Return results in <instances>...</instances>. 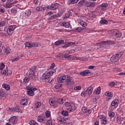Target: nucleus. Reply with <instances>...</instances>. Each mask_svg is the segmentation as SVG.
Listing matches in <instances>:
<instances>
[{"label": "nucleus", "mask_w": 125, "mask_h": 125, "mask_svg": "<svg viewBox=\"0 0 125 125\" xmlns=\"http://www.w3.org/2000/svg\"><path fill=\"white\" fill-rule=\"evenodd\" d=\"M66 79L67 76L65 75H63L58 78V82L59 83H65Z\"/></svg>", "instance_id": "9d476101"}, {"label": "nucleus", "mask_w": 125, "mask_h": 125, "mask_svg": "<svg viewBox=\"0 0 125 125\" xmlns=\"http://www.w3.org/2000/svg\"><path fill=\"white\" fill-rule=\"evenodd\" d=\"M21 104L23 105H27V104H28V100L26 99H23L21 100Z\"/></svg>", "instance_id": "5701e85b"}, {"label": "nucleus", "mask_w": 125, "mask_h": 125, "mask_svg": "<svg viewBox=\"0 0 125 125\" xmlns=\"http://www.w3.org/2000/svg\"><path fill=\"white\" fill-rule=\"evenodd\" d=\"M57 102L59 104H63V103H64V99H63V98L58 99L57 100Z\"/></svg>", "instance_id": "2f4dec72"}, {"label": "nucleus", "mask_w": 125, "mask_h": 125, "mask_svg": "<svg viewBox=\"0 0 125 125\" xmlns=\"http://www.w3.org/2000/svg\"><path fill=\"white\" fill-rule=\"evenodd\" d=\"M59 57L61 59H62L63 60H67L68 59H70V55L68 54H65L63 55L61 54L59 56Z\"/></svg>", "instance_id": "9b49d317"}, {"label": "nucleus", "mask_w": 125, "mask_h": 125, "mask_svg": "<svg viewBox=\"0 0 125 125\" xmlns=\"http://www.w3.org/2000/svg\"><path fill=\"white\" fill-rule=\"evenodd\" d=\"M5 21H0V27L4 26V25H5Z\"/></svg>", "instance_id": "8fccbe9b"}, {"label": "nucleus", "mask_w": 125, "mask_h": 125, "mask_svg": "<svg viewBox=\"0 0 125 125\" xmlns=\"http://www.w3.org/2000/svg\"><path fill=\"white\" fill-rule=\"evenodd\" d=\"M7 111H15V107H7Z\"/></svg>", "instance_id": "13d9d810"}, {"label": "nucleus", "mask_w": 125, "mask_h": 125, "mask_svg": "<svg viewBox=\"0 0 125 125\" xmlns=\"http://www.w3.org/2000/svg\"><path fill=\"white\" fill-rule=\"evenodd\" d=\"M79 60H80V61H87L88 59L83 57H79Z\"/></svg>", "instance_id": "de8ad7c7"}, {"label": "nucleus", "mask_w": 125, "mask_h": 125, "mask_svg": "<svg viewBox=\"0 0 125 125\" xmlns=\"http://www.w3.org/2000/svg\"><path fill=\"white\" fill-rule=\"evenodd\" d=\"M11 73H12V72H11V73H8V72H7L6 70H3L2 71H1V75H10V74H11Z\"/></svg>", "instance_id": "7c9ffc66"}, {"label": "nucleus", "mask_w": 125, "mask_h": 125, "mask_svg": "<svg viewBox=\"0 0 125 125\" xmlns=\"http://www.w3.org/2000/svg\"><path fill=\"white\" fill-rule=\"evenodd\" d=\"M14 4V2L11 3H8L4 5V7H6V8H11L12 7V6Z\"/></svg>", "instance_id": "cd10ccee"}, {"label": "nucleus", "mask_w": 125, "mask_h": 125, "mask_svg": "<svg viewBox=\"0 0 125 125\" xmlns=\"http://www.w3.org/2000/svg\"><path fill=\"white\" fill-rule=\"evenodd\" d=\"M70 1L72 4H74L77 3L79 1V0H70Z\"/></svg>", "instance_id": "6e6d98bb"}, {"label": "nucleus", "mask_w": 125, "mask_h": 125, "mask_svg": "<svg viewBox=\"0 0 125 125\" xmlns=\"http://www.w3.org/2000/svg\"><path fill=\"white\" fill-rule=\"evenodd\" d=\"M97 89V91L96 92V94H100L101 91V87L99 86Z\"/></svg>", "instance_id": "603ef678"}, {"label": "nucleus", "mask_w": 125, "mask_h": 125, "mask_svg": "<svg viewBox=\"0 0 125 125\" xmlns=\"http://www.w3.org/2000/svg\"><path fill=\"white\" fill-rule=\"evenodd\" d=\"M5 66L4 65V63H2L0 65V70H2Z\"/></svg>", "instance_id": "0e129e2a"}, {"label": "nucleus", "mask_w": 125, "mask_h": 125, "mask_svg": "<svg viewBox=\"0 0 125 125\" xmlns=\"http://www.w3.org/2000/svg\"><path fill=\"white\" fill-rule=\"evenodd\" d=\"M19 59H20V57H17V58L13 59L12 61V62H16L17 61H18V60H19Z\"/></svg>", "instance_id": "bf43d9fd"}, {"label": "nucleus", "mask_w": 125, "mask_h": 125, "mask_svg": "<svg viewBox=\"0 0 125 125\" xmlns=\"http://www.w3.org/2000/svg\"><path fill=\"white\" fill-rule=\"evenodd\" d=\"M111 33L113 34V36H115L117 38H121V37H122V32L118 31L117 29L112 30Z\"/></svg>", "instance_id": "39448f33"}, {"label": "nucleus", "mask_w": 125, "mask_h": 125, "mask_svg": "<svg viewBox=\"0 0 125 125\" xmlns=\"http://www.w3.org/2000/svg\"><path fill=\"white\" fill-rule=\"evenodd\" d=\"M16 28L15 25H11L9 27L8 29L7 30V33L8 35H11L13 33V31Z\"/></svg>", "instance_id": "1a4fd4ad"}, {"label": "nucleus", "mask_w": 125, "mask_h": 125, "mask_svg": "<svg viewBox=\"0 0 125 125\" xmlns=\"http://www.w3.org/2000/svg\"><path fill=\"white\" fill-rule=\"evenodd\" d=\"M71 16V12H68L66 14H65V15H63L62 16V19H68L69 17Z\"/></svg>", "instance_id": "a878e982"}, {"label": "nucleus", "mask_w": 125, "mask_h": 125, "mask_svg": "<svg viewBox=\"0 0 125 125\" xmlns=\"http://www.w3.org/2000/svg\"><path fill=\"white\" fill-rule=\"evenodd\" d=\"M80 75H81V76H89L90 75V71L89 70H85L81 72Z\"/></svg>", "instance_id": "4468645a"}, {"label": "nucleus", "mask_w": 125, "mask_h": 125, "mask_svg": "<svg viewBox=\"0 0 125 125\" xmlns=\"http://www.w3.org/2000/svg\"><path fill=\"white\" fill-rule=\"evenodd\" d=\"M116 83L115 82H110L109 84V86L111 87H114V86L115 85Z\"/></svg>", "instance_id": "4d7b16f0"}, {"label": "nucleus", "mask_w": 125, "mask_h": 125, "mask_svg": "<svg viewBox=\"0 0 125 125\" xmlns=\"http://www.w3.org/2000/svg\"><path fill=\"white\" fill-rule=\"evenodd\" d=\"M32 47H37V46H40V44L37 43H33L32 44Z\"/></svg>", "instance_id": "052dcab7"}, {"label": "nucleus", "mask_w": 125, "mask_h": 125, "mask_svg": "<svg viewBox=\"0 0 125 125\" xmlns=\"http://www.w3.org/2000/svg\"><path fill=\"white\" fill-rule=\"evenodd\" d=\"M36 11H42V6H37L36 8Z\"/></svg>", "instance_id": "680f3d73"}, {"label": "nucleus", "mask_w": 125, "mask_h": 125, "mask_svg": "<svg viewBox=\"0 0 125 125\" xmlns=\"http://www.w3.org/2000/svg\"><path fill=\"white\" fill-rule=\"evenodd\" d=\"M5 52L6 53H9V52H10V48L7 47L5 48Z\"/></svg>", "instance_id": "69168bd1"}, {"label": "nucleus", "mask_w": 125, "mask_h": 125, "mask_svg": "<svg viewBox=\"0 0 125 125\" xmlns=\"http://www.w3.org/2000/svg\"><path fill=\"white\" fill-rule=\"evenodd\" d=\"M66 85H69V86H72L73 85V83H74V81L73 80V78L72 77L69 76L67 77L66 80Z\"/></svg>", "instance_id": "6e6552de"}, {"label": "nucleus", "mask_w": 125, "mask_h": 125, "mask_svg": "<svg viewBox=\"0 0 125 125\" xmlns=\"http://www.w3.org/2000/svg\"><path fill=\"white\" fill-rule=\"evenodd\" d=\"M55 73V70L53 69L48 72H45L42 74V80L45 82V83H51L52 80H50V77Z\"/></svg>", "instance_id": "f257e3e1"}, {"label": "nucleus", "mask_w": 125, "mask_h": 125, "mask_svg": "<svg viewBox=\"0 0 125 125\" xmlns=\"http://www.w3.org/2000/svg\"><path fill=\"white\" fill-rule=\"evenodd\" d=\"M38 92V88L35 87H32V96H34L35 94L37 93Z\"/></svg>", "instance_id": "412c9836"}, {"label": "nucleus", "mask_w": 125, "mask_h": 125, "mask_svg": "<svg viewBox=\"0 0 125 125\" xmlns=\"http://www.w3.org/2000/svg\"><path fill=\"white\" fill-rule=\"evenodd\" d=\"M87 90V93L88 95H91L92 94V91H93V87L91 86L88 87L87 88H86Z\"/></svg>", "instance_id": "aec40b11"}, {"label": "nucleus", "mask_w": 125, "mask_h": 125, "mask_svg": "<svg viewBox=\"0 0 125 125\" xmlns=\"http://www.w3.org/2000/svg\"><path fill=\"white\" fill-rule=\"evenodd\" d=\"M57 120L59 122H60V123H62V122L63 121V120H64V117L62 116H60L58 117Z\"/></svg>", "instance_id": "c03bdc74"}, {"label": "nucleus", "mask_w": 125, "mask_h": 125, "mask_svg": "<svg viewBox=\"0 0 125 125\" xmlns=\"http://www.w3.org/2000/svg\"><path fill=\"white\" fill-rule=\"evenodd\" d=\"M63 43H64L63 40H58L55 42V45H60L61 44H63Z\"/></svg>", "instance_id": "4be33fe9"}, {"label": "nucleus", "mask_w": 125, "mask_h": 125, "mask_svg": "<svg viewBox=\"0 0 125 125\" xmlns=\"http://www.w3.org/2000/svg\"><path fill=\"white\" fill-rule=\"evenodd\" d=\"M32 125H39V124L34 120H32Z\"/></svg>", "instance_id": "338daca9"}, {"label": "nucleus", "mask_w": 125, "mask_h": 125, "mask_svg": "<svg viewBox=\"0 0 125 125\" xmlns=\"http://www.w3.org/2000/svg\"><path fill=\"white\" fill-rule=\"evenodd\" d=\"M98 117L101 120H103V119H104L105 117V115H99Z\"/></svg>", "instance_id": "e2e57ef3"}, {"label": "nucleus", "mask_w": 125, "mask_h": 125, "mask_svg": "<svg viewBox=\"0 0 125 125\" xmlns=\"http://www.w3.org/2000/svg\"><path fill=\"white\" fill-rule=\"evenodd\" d=\"M109 116L110 118H114L115 117V113H114L113 111H111L109 113Z\"/></svg>", "instance_id": "49530a36"}, {"label": "nucleus", "mask_w": 125, "mask_h": 125, "mask_svg": "<svg viewBox=\"0 0 125 125\" xmlns=\"http://www.w3.org/2000/svg\"><path fill=\"white\" fill-rule=\"evenodd\" d=\"M38 120L40 123H42L44 124L46 122V118L44 116H39L38 117Z\"/></svg>", "instance_id": "ddd939ff"}, {"label": "nucleus", "mask_w": 125, "mask_h": 125, "mask_svg": "<svg viewBox=\"0 0 125 125\" xmlns=\"http://www.w3.org/2000/svg\"><path fill=\"white\" fill-rule=\"evenodd\" d=\"M5 95V93L3 92V90L2 89H0V96H1L2 97H3Z\"/></svg>", "instance_id": "a18cd8bd"}, {"label": "nucleus", "mask_w": 125, "mask_h": 125, "mask_svg": "<svg viewBox=\"0 0 125 125\" xmlns=\"http://www.w3.org/2000/svg\"><path fill=\"white\" fill-rule=\"evenodd\" d=\"M37 70V67L36 66H33L32 68V79L33 81L37 80V79H38V72L36 70Z\"/></svg>", "instance_id": "7ed1b4c3"}, {"label": "nucleus", "mask_w": 125, "mask_h": 125, "mask_svg": "<svg viewBox=\"0 0 125 125\" xmlns=\"http://www.w3.org/2000/svg\"><path fill=\"white\" fill-rule=\"evenodd\" d=\"M74 90H81L82 89V87L80 86H75L74 88Z\"/></svg>", "instance_id": "864d4df0"}, {"label": "nucleus", "mask_w": 125, "mask_h": 125, "mask_svg": "<svg viewBox=\"0 0 125 125\" xmlns=\"http://www.w3.org/2000/svg\"><path fill=\"white\" fill-rule=\"evenodd\" d=\"M42 105V104L41 102H37L36 104H35V108L36 109H38V108H40Z\"/></svg>", "instance_id": "a19ab883"}, {"label": "nucleus", "mask_w": 125, "mask_h": 125, "mask_svg": "<svg viewBox=\"0 0 125 125\" xmlns=\"http://www.w3.org/2000/svg\"><path fill=\"white\" fill-rule=\"evenodd\" d=\"M55 101L52 100H49V104L51 106H55Z\"/></svg>", "instance_id": "58836bf2"}, {"label": "nucleus", "mask_w": 125, "mask_h": 125, "mask_svg": "<svg viewBox=\"0 0 125 125\" xmlns=\"http://www.w3.org/2000/svg\"><path fill=\"white\" fill-rule=\"evenodd\" d=\"M82 28H81L80 27H78L77 28H76L75 29V32H82Z\"/></svg>", "instance_id": "5fc2aeb1"}, {"label": "nucleus", "mask_w": 125, "mask_h": 125, "mask_svg": "<svg viewBox=\"0 0 125 125\" xmlns=\"http://www.w3.org/2000/svg\"><path fill=\"white\" fill-rule=\"evenodd\" d=\"M2 86L6 90H10V86L7 84H3Z\"/></svg>", "instance_id": "bb28decb"}, {"label": "nucleus", "mask_w": 125, "mask_h": 125, "mask_svg": "<svg viewBox=\"0 0 125 125\" xmlns=\"http://www.w3.org/2000/svg\"><path fill=\"white\" fill-rule=\"evenodd\" d=\"M46 125H55V123H54V122H52V121H51V120H48L46 122Z\"/></svg>", "instance_id": "c756f323"}, {"label": "nucleus", "mask_w": 125, "mask_h": 125, "mask_svg": "<svg viewBox=\"0 0 125 125\" xmlns=\"http://www.w3.org/2000/svg\"><path fill=\"white\" fill-rule=\"evenodd\" d=\"M111 106L117 108L118 105H119V100L116 99L114 101H112L111 104Z\"/></svg>", "instance_id": "dca6fc26"}, {"label": "nucleus", "mask_w": 125, "mask_h": 125, "mask_svg": "<svg viewBox=\"0 0 125 125\" xmlns=\"http://www.w3.org/2000/svg\"><path fill=\"white\" fill-rule=\"evenodd\" d=\"M116 121L117 122H122L124 121V118L121 117V116H118L116 118Z\"/></svg>", "instance_id": "ea45409f"}, {"label": "nucleus", "mask_w": 125, "mask_h": 125, "mask_svg": "<svg viewBox=\"0 0 125 125\" xmlns=\"http://www.w3.org/2000/svg\"><path fill=\"white\" fill-rule=\"evenodd\" d=\"M62 114L63 116H68L69 115L68 111L65 110L62 111Z\"/></svg>", "instance_id": "09e8293b"}, {"label": "nucleus", "mask_w": 125, "mask_h": 125, "mask_svg": "<svg viewBox=\"0 0 125 125\" xmlns=\"http://www.w3.org/2000/svg\"><path fill=\"white\" fill-rule=\"evenodd\" d=\"M101 122L103 125H106L107 124V119L106 118V117L101 120Z\"/></svg>", "instance_id": "72a5a7b5"}, {"label": "nucleus", "mask_w": 125, "mask_h": 125, "mask_svg": "<svg viewBox=\"0 0 125 125\" xmlns=\"http://www.w3.org/2000/svg\"><path fill=\"white\" fill-rule=\"evenodd\" d=\"M108 4V3H102L100 6V8L102 9V10H106Z\"/></svg>", "instance_id": "f3484780"}, {"label": "nucleus", "mask_w": 125, "mask_h": 125, "mask_svg": "<svg viewBox=\"0 0 125 125\" xmlns=\"http://www.w3.org/2000/svg\"><path fill=\"white\" fill-rule=\"evenodd\" d=\"M81 110L83 113H86V114H88V115H90V114H91V112H92V109L85 106H83L81 108Z\"/></svg>", "instance_id": "0eeeda50"}, {"label": "nucleus", "mask_w": 125, "mask_h": 125, "mask_svg": "<svg viewBox=\"0 0 125 125\" xmlns=\"http://www.w3.org/2000/svg\"><path fill=\"white\" fill-rule=\"evenodd\" d=\"M87 89L86 88L84 89V90L81 93V96L83 97H85L86 95H87Z\"/></svg>", "instance_id": "b1692460"}, {"label": "nucleus", "mask_w": 125, "mask_h": 125, "mask_svg": "<svg viewBox=\"0 0 125 125\" xmlns=\"http://www.w3.org/2000/svg\"><path fill=\"white\" fill-rule=\"evenodd\" d=\"M58 17L57 14H54L53 16H51L50 18H48V20H52V19H56Z\"/></svg>", "instance_id": "473e14b6"}, {"label": "nucleus", "mask_w": 125, "mask_h": 125, "mask_svg": "<svg viewBox=\"0 0 125 125\" xmlns=\"http://www.w3.org/2000/svg\"><path fill=\"white\" fill-rule=\"evenodd\" d=\"M71 110H72L73 111H75L76 109H77V107L75 106V104L73 103H71V104L70 105Z\"/></svg>", "instance_id": "e433bc0d"}, {"label": "nucleus", "mask_w": 125, "mask_h": 125, "mask_svg": "<svg viewBox=\"0 0 125 125\" xmlns=\"http://www.w3.org/2000/svg\"><path fill=\"white\" fill-rule=\"evenodd\" d=\"M85 1V0H81L78 3L79 6H82V5H83V3H84Z\"/></svg>", "instance_id": "4c0bfd02"}, {"label": "nucleus", "mask_w": 125, "mask_h": 125, "mask_svg": "<svg viewBox=\"0 0 125 125\" xmlns=\"http://www.w3.org/2000/svg\"><path fill=\"white\" fill-rule=\"evenodd\" d=\"M29 82V78L25 77L24 79H23V84H26V83H28Z\"/></svg>", "instance_id": "37998d69"}, {"label": "nucleus", "mask_w": 125, "mask_h": 125, "mask_svg": "<svg viewBox=\"0 0 125 125\" xmlns=\"http://www.w3.org/2000/svg\"><path fill=\"white\" fill-rule=\"evenodd\" d=\"M62 14H63V12L61 11V12H59V13L58 14H57V15L58 16V17H61V15H62Z\"/></svg>", "instance_id": "774afa93"}, {"label": "nucleus", "mask_w": 125, "mask_h": 125, "mask_svg": "<svg viewBox=\"0 0 125 125\" xmlns=\"http://www.w3.org/2000/svg\"><path fill=\"white\" fill-rule=\"evenodd\" d=\"M104 95H105V96H107L106 98V101H109V100H111L114 96L113 93L109 91L105 92Z\"/></svg>", "instance_id": "423d86ee"}, {"label": "nucleus", "mask_w": 125, "mask_h": 125, "mask_svg": "<svg viewBox=\"0 0 125 125\" xmlns=\"http://www.w3.org/2000/svg\"><path fill=\"white\" fill-rule=\"evenodd\" d=\"M25 45L26 47H28V48H32V44H31L29 42H26L25 43Z\"/></svg>", "instance_id": "f704fd0d"}, {"label": "nucleus", "mask_w": 125, "mask_h": 125, "mask_svg": "<svg viewBox=\"0 0 125 125\" xmlns=\"http://www.w3.org/2000/svg\"><path fill=\"white\" fill-rule=\"evenodd\" d=\"M100 23L103 25H107L108 24V21L103 19L100 21Z\"/></svg>", "instance_id": "c85d7f7f"}, {"label": "nucleus", "mask_w": 125, "mask_h": 125, "mask_svg": "<svg viewBox=\"0 0 125 125\" xmlns=\"http://www.w3.org/2000/svg\"><path fill=\"white\" fill-rule=\"evenodd\" d=\"M59 6V4L57 3H53L51 5H49L47 6L48 9L53 10L54 9H57Z\"/></svg>", "instance_id": "20e7f679"}, {"label": "nucleus", "mask_w": 125, "mask_h": 125, "mask_svg": "<svg viewBox=\"0 0 125 125\" xmlns=\"http://www.w3.org/2000/svg\"><path fill=\"white\" fill-rule=\"evenodd\" d=\"M123 54H124V52H123L118 53L117 54L110 58V62H118V61H119V60H120V58H121V57L123 56Z\"/></svg>", "instance_id": "f03ea898"}, {"label": "nucleus", "mask_w": 125, "mask_h": 125, "mask_svg": "<svg viewBox=\"0 0 125 125\" xmlns=\"http://www.w3.org/2000/svg\"><path fill=\"white\" fill-rule=\"evenodd\" d=\"M61 25L62 27H65V28H70L71 27V24L68 22L63 21L62 22Z\"/></svg>", "instance_id": "a211bd4d"}, {"label": "nucleus", "mask_w": 125, "mask_h": 125, "mask_svg": "<svg viewBox=\"0 0 125 125\" xmlns=\"http://www.w3.org/2000/svg\"><path fill=\"white\" fill-rule=\"evenodd\" d=\"M45 116L46 117V118H49V117H50V111H46L45 112Z\"/></svg>", "instance_id": "79ce46f5"}, {"label": "nucleus", "mask_w": 125, "mask_h": 125, "mask_svg": "<svg viewBox=\"0 0 125 125\" xmlns=\"http://www.w3.org/2000/svg\"><path fill=\"white\" fill-rule=\"evenodd\" d=\"M15 111L16 112H18V113H22V110H21V109H20V107H19V106L15 107Z\"/></svg>", "instance_id": "c9c22d12"}, {"label": "nucleus", "mask_w": 125, "mask_h": 125, "mask_svg": "<svg viewBox=\"0 0 125 125\" xmlns=\"http://www.w3.org/2000/svg\"><path fill=\"white\" fill-rule=\"evenodd\" d=\"M114 43H115V41H108L104 42L102 44H103V45H107V44H114Z\"/></svg>", "instance_id": "6ab92c4d"}, {"label": "nucleus", "mask_w": 125, "mask_h": 125, "mask_svg": "<svg viewBox=\"0 0 125 125\" xmlns=\"http://www.w3.org/2000/svg\"><path fill=\"white\" fill-rule=\"evenodd\" d=\"M79 22L83 27H86V26H87V24L86 23V22L83 20L79 21Z\"/></svg>", "instance_id": "393cba45"}, {"label": "nucleus", "mask_w": 125, "mask_h": 125, "mask_svg": "<svg viewBox=\"0 0 125 125\" xmlns=\"http://www.w3.org/2000/svg\"><path fill=\"white\" fill-rule=\"evenodd\" d=\"M15 120H17V117H16V116H13L9 119V122H12V121H14Z\"/></svg>", "instance_id": "3c124183"}, {"label": "nucleus", "mask_w": 125, "mask_h": 125, "mask_svg": "<svg viewBox=\"0 0 125 125\" xmlns=\"http://www.w3.org/2000/svg\"><path fill=\"white\" fill-rule=\"evenodd\" d=\"M85 6L86 7H94L95 6V2L86 1Z\"/></svg>", "instance_id": "f8f14e48"}, {"label": "nucleus", "mask_w": 125, "mask_h": 125, "mask_svg": "<svg viewBox=\"0 0 125 125\" xmlns=\"http://www.w3.org/2000/svg\"><path fill=\"white\" fill-rule=\"evenodd\" d=\"M26 89H27V94L28 95H30V96H32V86L28 85L26 86Z\"/></svg>", "instance_id": "2eb2a0df"}]
</instances>
